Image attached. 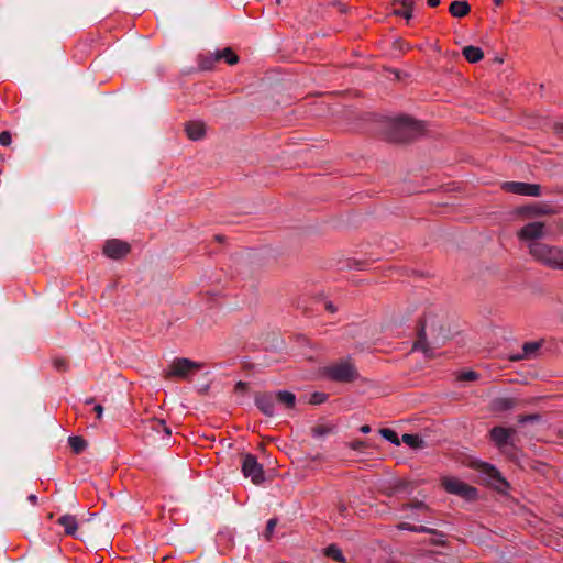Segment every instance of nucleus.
Listing matches in <instances>:
<instances>
[{
	"label": "nucleus",
	"mask_w": 563,
	"mask_h": 563,
	"mask_svg": "<svg viewBox=\"0 0 563 563\" xmlns=\"http://www.w3.org/2000/svg\"><path fill=\"white\" fill-rule=\"evenodd\" d=\"M277 526V519L276 518H271L267 523H266V528H265V531H264V538L266 540H269L272 538V534L274 532V529L275 527Z\"/></svg>",
	"instance_id": "31"
},
{
	"label": "nucleus",
	"mask_w": 563,
	"mask_h": 563,
	"mask_svg": "<svg viewBox=\"0 0 563 563\" xmlns=\"http://www.w3.org/2000/svg\"><path fill=\"white\" fill-rule=\"evenodd\" d=\"M449 12L454 18H464L471 12V5L467 1H453L450 4Z\"/></svg>",
	"instance_id": "18"
},
{
	"label": "nucleus",
	"mask_w": 563,
	"mask_h": 563,
	"mask_svg": "<svg viewBox=\"0 0 563 563\" xmlns=\"http://www.w3.org/2000/svg\"><path fill=\"white\" fill-rule=\"evenodd\" d=\"M539 417L537 415L519 416L518 422L525 424L526 422L537 421Z\"/></svg>",
	"instance_id": "38"
},
{
	"label": "nucleus",
	"mask_w": 563,
	"mask_h": 563,
	"mask_svg": "<svg viewBox=\"0 0 563 563\" xmlns=\"http://www.w3.org/2000/svg\"><path fill=\"white\" fill-rule=\"evenodd\" d=\"M324 554L327 556L333 559L336 562H340V563L346 562L341 549L339 547H336L335 544H330L328 548H325Z\"/></svg>",
	"instance_id": "26"
},
{
	"label": "nucleus",
	"mask_w": 563,
	"mask_h": 563,
	"mask_svg": "<svg viewBox=\"0 0 563 563\" xmlns=\"http://www.w3.org/2000/svg\"><path fill=\"white\" fill-rule=\"evenodd\" d=\"M516 430L514 428L494 427L490 430V438L498 448H503L507 444H511V439Z\"/></svg>",
	"instance_id": "12"
},
{
	"label": "nucleus",
	"mask_w": 563,
	"mask_h": 563,
	"mask_svg": "<svg viewBox=\"0 0 563 563\" xmlns=\"http://www.w3.org/2000/svg\"><path fill=\"white\" fill-rule=\"evenodd\" d=\"M247 390V383L245 382H238L235 385V391L236 393H245Z\"/></svg>",
	"instance_id": "40"
},
{
	"label": "nucleus",
	"mask_w": 563,
	"mask_h": 563,
	"mask_svg": "<svg viewBox=\"0 0 563 563\" xmlns=\"http://www.w3.org/2000/svg\"><path fill=\"white\" fill-rule=\"evenodd\" d=\"M335 428L331 424H318L311 429V434L316 439H324L327 435L334 433Z\"/></svg>",
	"instance_id": "22"
},
{
	"label": "nucleus",
	"mask_w": 563,
	"mask_h": 563,
	"mask_svg": "<svg viewBox=\"0 0 563 563\" xmlns=\"http://www.w3.org/2000/svg\"><path fill=\"white\" fill-rule=\"evenodd\" d=\"M363 445H364V442H362V441H357V442H355V443H353V444H352V448H353V449H355V450H357V449H360V448H361V446H363Z\"/></svg>",
	"instance_id": "46"
},
{
	"label": "nucleus",
	"mask_w": 563,
	"mask_h": 563,
	"mask_svg": "<svg viewBox=\"0 0 563 563\" xmlns=\"http://www.w3.org/2000/svg\"><path fill=\"white\" fill-rule=\"evenodd\" d=\"M503 187L509 192L521 196L539 197L541 195V187L537 184L508 181L505 183Z\"/></svg>",
	"instance_id": "9"
},
{
	"label": "nucleus",
	"mask_w": 563,
	"mask_h": 563,
	"mask_svg": "<svg viewBox=\"0 0 563 563\" xmlns=\"http://www.w3.org/2000/svg\"><path fill=\"white\" fill-rule=\"evenodd\" d=\"M187 136L192 141H198L203 137L206 128L200 121H189L185 125Z\"/></svg>",
	"instance_id": "15"
},
{
	"label": "nucleus",
	"mask_w": 563,
	"mask_h": 563,
	"mask_svg": "<svg viewBox=\"0 0 563 563\" xmlns=\"http://www.w3.org/2000/svg\"><path fill=\"white\" fill-rule=\"evenodd\" d=\"M325 309L331 312V313H334L336 311V308L334 307V305L332 302H327L325 303Z\"/></svg>",
	"instance_id": "42"
},
{
	"label": "nucleus",
	"mask_w": 563,
	"mask_h": 563,
	"mask_svg": "<svg viewBox=\"0 0 563 563\" xmlns=\"http://www.w3.org/2000/svg\"><path fill=\"white\" fill-rule=\"evenodd\" d=\"M529 252L542 265L563 271V249L534 241L529 244Z\"/></svg>",
	"instance_id": "3"
},
{
	"label": "nucleus",
	"mask_w": 563,
	"mask_h": 563,
	"mask_svg": "<svg viewBox=\"0 0 563 563\" xmlns=\"http://www.w3.org/2000/svg\"><path fill=\"white\" fill-rule=\"evenodd\" d=\"M57 523L64 528L67 536L76 534L78 525L75 516L66 514L57 519Z\"/></svg>",
	"instance_id": "16"
},
{
	"label": "nucleus",
	"mask_w": 563,
	"mask_h": 563,
	"mask_svg": "<svg viewBox=\"0 0 563 563\" xmlns=\"http://www.w3.org/2000/svg\"><path fill=\"white\" fill-rule=\"evenodd\" d=\"M407 484L402 481L396 483L387 493L388 496L400 493L406 489Z\"/></svg>",
	"instance_id": "34"
},
{
	"label": "nucleus",
	"mask_w": 563,
	"mask_h": 563,
	"mask_svg": "<svg viewBox=\"0 0 563 563\" xmlns=\"http://www.w3.org/2000/svg\"><path fill=\"white\" fill-rule=\"evenodd\" d=\"M29 501L32 503L33 505H35L37 503V496L34 495V494H31L29 497H27Z\"/></svg>",
	"instance_id": "44"
},
{
	"label": "nucleus",
	"mask_w": 563,
	"mask_h": 563,
	"mask_svg": "<svg viewBox=\"0 0 563 563\" xmlns=\"http://www.w3.org/2000/svg\"><path fill=\"white\" fill-rule=\"evenodd\" d=\"M501 2H503V0H495V4H496V5H500V4H501Z\"/></svg>",
	"instance_id": "50"
},
{
	"label": "nucleus",
	"mask_w": 563,
	"mask_h": 563,
	"mask_svg": "<svg viewBox=\"0 0 563 563\" xmlns=\"http://www.w3.org/2000/svg\"><path fill=\"white\" fill-rule=\"evenodd\" d=\"M202 367L201 363L194 362L189 358L179 357L175 358L164 371V376L166 378L178 377L183 379H187L191 372L198 371Z\"/></svg>",
	"instance_id": "6"
},
{
	"label": "nucleus",
	"mask_w": 563,
	"mask_h": 563,
	"mask_svg": "<svg viewBox=\"0 0 563 563\" xmlns=\"http://www.w3.org/2000/svg\"><path fill=\"white\" fill-rule=\"evenodd\" d=\"M11 141H12V136H11V133L9 131H2L0 133V144L3 145V146H8L11 144Z\"/></svg>",
	"instance_id": "35"
},
{
	"label": "nucleus",
	"mask_w": 563,
	"mask_h": 563,
	"mask_svg": "<svg viewBox=\"0 0 563 563\" xmlns=\"http://www.w3.org/2000/svg\"><path fill=\"white\" fill-rule=\"evenodd\" d=\"M435 538L431 539V543L434 544V545H444L445 544V541H444V534L440 531H438V534H433Z\"/></svg>",
	"instance_id": "39"
},
{
	"label": "nucleus",
	"mask_w": 563,
	"mask_h": 563,
	"mask_svg": "<svg viewBox=\"0 0 563 563\" xmlns=\"http://www.w3.org/2000/svg\"><path fill=\"white\" fill-rule=\"evenodd\" d=\"M275 401L287 409H291L296 405V396L294 393L288 390H279L275 394Z\"/></svg>",
	"instance_id": "17"
},
{
	"label": "nucleus",
	"mask_w": 563,
	"mask_h": 563,
	"mask_svg": "<svg viewBox=\"0 0 563 563\" xmlns=\"http://www.w3.org/2000/svg\"><path fill=\"white\" fill-rule=\"evenodd\" d=\"M478 377V374L474 371L464 372L460 375L461 380L472 382Z\"/></svg>",
	"instance_id": "36"
},
{
	"label": "nucleus",
	"mask_w": 563,
	"mask_h": 563,
	"mask_svg": "<svg viewBox=\"0 0 563 563\" xmlns=\"http://www.w3.org/2000/svg\"><path fill=\"white\" fill-rule=\"evenodd\" d=\"M550 212H551V210H550V209H542V210H540V213H544V214H545V213H550Z\"/></svg>",
	"instance_id": "49"
},
{
	"label": "nucleus",
	"mask_w": 563,
	"mask_h": 563,
	"mask_svg": "<svg viewBox=\"0 0 563 563\" xmlns=\"http://www.w3.org/2000/svg\"><path fill=\"white\" fill-rule=\"evenodd\" d=\"M162 431H163L166 435H168V437L172 434V430H170V428H169V427H167L166 424H165V429H163Z\"/></svg>",
	"instance_id": "47"
},
{
	"label": "nucleus",
	"mask_w": 563,
	"mask_h": 563,
	"mask_svg": "<svg viewBox=\"0 0 563 563\" xmlns=\"http://www.w3.org/2000/svg\"><path fill=\"white\" fill-rule=\"evenodd\" d=\"M522 240H537L544 236V223L543 222H530L526 224L518 233Z\"/></svg>",
	"instance_id": "13"
},
{
	"label": "nucleus",
	"mask_w": 563,
	"mask_h": 563,
	"mask_svg": "<svg viewBox=\"0 0 563 563\" xmlns=\"http://www.w3.org/2000/svg\"><path fill=\"white\" fill-rule=\"evenodd\" d=\"M427 4L431 8H437L440 4V0H427Z\"/></svg>",
	"instance_id": "43"
},
{
	"label": "nucleus",
	"mask_w": 563,
	"mask_h": 563,
	"mask_svg": "<svg viewBox=\"0 0 563 563\" xmlns=\"http://www.w3.org/2000/svg\"><path fill=\"white\" fill-rule=\"evenodd\" d=\"M328 396L323 393H313L310 397V404L321 405L327 400Z\"/></svg>",
	"instance_id": "33"
},
{
	"label": "nucleus",
	"mask_w": 563,
	"mask_h": 563,
	"mask_svg": "<svg viewBox=\"0 0 563 563\" xmlns=\"http://www.w3.org/2000/svg\"><path fill=\"white\" fill-rule=\"evenodd\" d=\"M402 442L412 449H422L424 446L423 439L418 434L405 433L402 435Z\"/></svg>",
	"instance_id": "25"
},
{
	"label": "nucleus",
	"mask_w": 563,
	"mask_h": 563,
	"mask_svg": "<svg viewBox=\"0 0 563 563\" xmlns=\"http://www.w3.org/2000/svg\"><path fill=\"white\" fill-rule=\"evenodd\" d=\"M413 5V0H395L394 14L404 16L407 21H409L412 18Z\"/></svg>",
	"instance_id": "14"
},
{
	"label": "nucleus",
	"mask_w": 563,
	"mask_h": 563,
	"mask_svg": "<svg viewBox=\"0 0 563 563\" xmlns=\"http://www.w3.org/2000/svg\"><path fill=\"white\" fill-rule=\"evenodd\" d=\"M539 347V342H526L522 346L525 357H529L531 354L536 353Z\"/></svg>",
	"instance_id": "29"
},
{
	"label": "nucleus",
	"mask_w": 563,
	"mask_h": 563,
	"mask_svg": "<svg viewBox=\"0 0 563 563\" xmlns=\"http://www.w3.org/2000/svg\"><path fill=\"white\" fill-rule=\"evenodd\" d=\"M217 56H220V60L224 59L229 65H234L239 62L238 55L230 48L227 47L222 51H217Z\"/></svg>",
	"instance_id": "27"
},
{
	"label": "nucleus",
	"mask_w": 563,
	"mask_h": 563,
	"mask_svg": "<svg viewBox=\"0 0 563 563\" xmlns=\"http://www.w3.org/2000/svg\"><path fill=\"white\" fill-rule=\"evenodd\" d=\"M324 375L331 380L351 383L358 377V372L350 360H341L323 369Z\"/></svg>",
	"instance_id": "4"
},
{
	"label": "nucleus",
	"mask_w": 563,
	"mask_h": 563,
	"mask_svg": "<svg viewBox=\"0 0 563 563\" xmlns=\"http://www.w3.org/2000/svg\"><path fill=\"white\" fill-rule=\"evenodd\" d=\"M462 54L468 63H477L484 57L483 51L473 45L465 46Z\"/></svg>",
	"instance_id": "19"
},
{
	"label": "nucleus",
	"mask_w": 563,
	"mask_h": 563,
	"mask_svg": "<svg viewBox=\"0 0 563 563\" xmlns=\"http://www.w3.org/2000/svg\"><path fill=\"white\" fill-rule=\"evenodd\" d=\"M475 468L479 472L482 476V481L486 484L495 488L499 493H506L509 488L508 482L501 476L499 471L484 462H476L474 464Z\"/></svg>",
	"instance_id": "5"
},
{
	"label": "nucleus",
	"mask_w": 563,
	"mask_h": 563,
	"mask_svg": "<svg viewBox=\"0 0 563 563\" xmlns=\"http://www.w3.org/2000/svg\"><path fill=\"white\" fill-rule=\"evenodd\" d=\"M379 433L382 434V437L384 439H386L390 443L396 444V445L400 444L399 438H398L397 433L393 429L383 428V429L379 430Z\"/></svg>",
	"instance_id": "28"
},
{
	"label": "nucleus",
	"mask_w": 563,
	"mask_h": 563,
	"mask_svg": "<svg viewBox=\"0 0 563 563\" xmlns=\"http://www.w3.org/2000/svg\"><path fill=\"white\" fill-rule=\"evenodd\" d=\"M450 335V329L445 327L443 317L430 311L419 322L418 339L413 349L429 355L432 350L442 346Z\"/></svg>",
	"instance_id": "1"
},
{
	"label": "nucleus",
	"mask_w": 563,
	"mask_h": 563,
	"mask_svg": "<svg viewBox=\"0 0 563 563\" xmlns=\"http://www.w3.org/2000/svg\"><path fill=\"white\" fill-rule=\"evenodd\" d=\"M93 411L96 412L97 418L100 419L103 413V407L101 405H96Z\"/></svg>",
	"instance_id": "41"
},
{
	"label": "nucleus",
	"mask_w": 563,
	"mask_h": 563,
	"mask_svg": "<svg viewBox=\"0 0 563 563\" xmlns=\"http://www.w3.org/2000/svg\"><path fill=\"white\" fill-rule=\"evenodd\" d=\"M442 486L448 493L461 496L466 500H474L477 497V489L475 487L454 477H444Z\"/></svg>",
	"instance_id": "7"
},
{
	"label": "nucleus",
	"mask_w": 563,
	"mask_h": 563,
	"mask_svg": "<svg viewBox=\"0 0 563 563\" xmlns=\"http://www.w3.org/2000/svg\"><path fill=\"white\" fill-rule=\"evenodd\" d=\"M165 421L164 420H153L151 422V429L156 431L157 433L163 432L162 430L165 429Z\"/></svg>",
	"instance_id": "37"
},
{
	"label": "nucleus",
	"mask_w": 563,
	"mask_h": 563,
	"mask_svg": "<svg viewBox=\"0 0 563 563\" xmlns=\"http://www.w3.org/2000/svg\"><path fill=\"white\" fill-rule=\"evenodd\" d=\"M562 131H563V125H562Z\"/></svg>",
	"instance_id": "51"
},
{
	"label": "nucleus",
	"mask_w": 563,
	"mask_h": 563,
	"mask_svg": "<svg viewBox=\"0 0 563 563\" xmlns=\"http://www.w3.org/2000/svg\"><path fill=\"white\" fill-rule=\"evenodd\" d=\"M422 121L409 115H399L387 121V136L396 143L411 142L424 133Z\"/></svg>",
	"instance_id": "2"
},
{
	"label": "nucleus",
	"mask_w": 563,
	"mask_h": 563,
	"mask_svg": "<svg viewBox=\"0 0 563 563\" xmlns=\"http://www.w3.org/2000/svg\"><path fill=\"white\" fill-rule=\"evenodd\" d=\"M254 401L258 410L267 416L273 417L275 415V395L273 393H256Z\"/></svg>",
	"instance_id": "11"
},
{
	"label": "nucleus",
	"mask_w": 563,
	"mask_h": 563,
	"mask_svg": "<svg viewBox=\"0 0 563 563\" xmlns=\"http://www.w3.org/2000/svg\"><path fill=\"white\" fill-rule=\"evenodd\" d=\"M68 443L75 454L81 453L88 445L87 441L79 435L69 437Z\"/></svg>",
	"instance_id": "24"
},
{
	"label": "nucleus",
	"mask_w": 563,
	"mask_h": 563,
	"mask_svg": "<svg viewBox=\"0 0 563 563\" xmlns=\"http://www.w3.org/2000/svg\"><path fill=\"white\" fill-rule=\"evenodd\" d=\"M517 405L516 399L509 397L496 398L493 401V409L495 411H507L512 409Z\"/></svg>",
	"instance_id": "20"
},
{
	"label": "nucleus",
	"mask_w": 563,
	"mask_h": 563,
	"mask_svg": "<svg viewBox=\"0 0 563 563\" xmlns=\"http://www.w3.org/2000/svg\"><path fill=\"white\" fill-rule=\"evenodd\" d=\"M93 402V398L92 397H89L85 400V404L86 405H91Z\"/></svg>",
	"instance_id": "48"
},
{
	"label": "nucleus",
	"mask_w": 563,
	"mask_h": 563,
	"mask_svg": "<svg viewBox=\"0 0 563 563\" xmlns=\"http://www.w3.org/2000/svg\"><path fill=\"white\" fill-rule=\"evenodd\" d=\"M242 473L245 477H250L252 483L256 485L264 482L263 466L253 454H242Z\"/></svg>",
	"instance_id": "8"
},
{
	"label": "nucleus",
	"mask_w": 563,
	"mask_h": 563,
	"mask_svg": "<svg viewBox=\"0 0 563 563\" xmlns=\"http://www.w3.org/2000/svg\"><path fill=\"white\" fill-rule=\"evenodd\" d=\"M53 366L57 372H66L68 369L67 361L60 357H55L53 360Z\"/></svg>",
	"instance_id": "32"
},
{
	"label": "nucleus",
	"mask_w": 563,
	"mask_h": 563,
	"mask_svg": "<svg viewBox=\"0 0 563 563\" xmlns=\"http://www.w3.org/2000/svg\"><path fill=\"white\" fill-rule=\"evenodd\" d=\"M130 250L131 247L126 242L117 239L108 240L103 246V253L113 260L124 257Z\"/></svg>",
	"instance_id": "10"
},
{
	"label": "nucleus",
	"mask_w": 563,
	"mask_h": 563,
	"mask_svg": "<svg viewBox=\"0 0 563 563\" xmlns=\"http://www.w3.org/2000/svg\"><path fill=\"white\" fill-rule=\"evenodd\" d=\"M398 529L400 530H409L412 532L419 533H429V534H438V530L428 528L426 526H412L408 522H401L398 525Z\"/></svg>",
	"instance_id": "23"
},
{
	"label": "nucleus",
	"mask_w": 563,
	"mask_h": 563,
	"mask_svg": "<svg viewBox=\"0 0 563 563\" xmlns=\"http://www.w3.org/2000/svg\"><path fill=\"white\" fill-rule=\"evenodd\" d=\"M371 431V427L367 424H364L361 427V432L368 433Z\"/></svg>",
	"instance_id": "45"
},
{
	"label": "nucleus",
	"mask_w": 563,
	"mask_h": 563,
	"mask_svg": "<svg viewBox=\"0 0 563 563\" xmlns=\"http://www.w3.org/2000/svg\"><path fill=\"white\" fill-rule=\"evenodd\" d=\"M401 509L402 510H407V509L428 510V506L423 501L413 500V501L404 504Z\"/></svg>",
	"instance_id": "30"
},
{
	"label": "nucleus",
	"mask_w": 563,
	"mask_h": 563,
	"mask_svg": "<svg viewBox=\"0 0 563 563\" xmlns=\"http://www.w3.org/2000/svg\"><path fill=\"white\" fill-rule=\"evenodd\" d=\"M220 60V56L217 53H208L199 56V67L202 70H211L216 62Z\"/></svg>",
	"instance_id": "21"
}]
</instances>
